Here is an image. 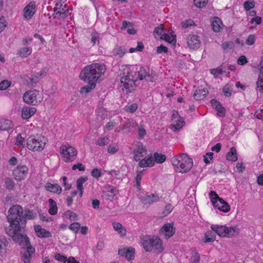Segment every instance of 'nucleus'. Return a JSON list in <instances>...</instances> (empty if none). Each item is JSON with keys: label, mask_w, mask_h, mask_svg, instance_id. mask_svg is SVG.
Wrapping results in <instances>:
<instances>
[{"label": "nucleus", "mask_w": 263, "mask_h": 263, "mask_svg": "<svg viewBox=\"0 0 263 263\" xmlns=\"http://www.w3.org/2000/svg\"><path fill=\"white\" fill-rule=\"evenodd\" d=\"M134 159L137 161H141L142 159L141 158L147 154V150L143 146V144L141 142H138L136 145V148L134 151Z\"/></svg>", "instance_id": "nucleus-16"}, {"label": "nucleus", "mask_w": 263, "mask_h": 263, "mask_svg": "<svg viewBox=\"0 0 263 263\" xmlns=\"http://www.w3.org/2000/svg\"><path fill=\"white\" fill-rule=\"evenodd\" d=\"M60 152L63 160L66 162L73 161L77 155L76 149L69 144L62 145Z\"/></svg>", "instance_id": "nucleus-7"}, {"label": "nucleus", "mask_w": 263, "mask_h": 263, "mask_svg": "<svg viewBox=\"0 0 263 263\" xmlns=\"http://www.w3.org/2000/svg\"><path fill=\"white\" fill-rule=\"evenodd\" d=\"M34 231L37 236L40 237H50L51 236V233L49 231L42 228L40 225L34 226Z\"/></svg>", "instance_id": "nucleus-20"}, {"label": "nucleus", "mask_w": 263, "mask_h": 263, "mask_svg": "<svg viewBox=\"0 0 263 263\" xmlns=\"http://www.w3.org/2000/svg\"><path fill=\"white\" fill-rule=\"evenodd\" d=\"M11 84V83L7 80H4L0 83V90H6Z\"/></svg>", "instance_id": "nucleus-59"}, {"label": "nucleus", "mask_w": 263, "mask_h": 263, "mask_svg": "<svg viewBox=\"0 0 263 263\" xmlns=\"http://www.w3.org/2000/svg\"><path fill=\"white\" fill-rule=\"evenodd\" d=\"M36 12V5L35 2H31L23 10V17L24 19L30 20L34 15Z\"/></svg>", "instance_id": "nucleus-15"}, {"label": "nucleus", "mask_w": 263, "mask_h": 263, "mask_svg": "<svg viewBox=\"0 0 263 263\" xmlns=\"http://www.w3.org/2000/svg\"><path fill=\"white\" fill-rule=\"evenodd\" d=\"M188 46L193 49H196L199 48L201 42L199 36L197 35H189L187 38Z\"/></svg>", "instance_id": "nucleus-17"}, {"label": "nucleus", "mask_w": 263, "mask_h": 263, "mask_svg": "<svg viewBox=\"0 0 263 263\" xmlns=\"http://www.w3.org/2000/svg\"><path fill=\"white\" fill-rule=\"evenodd\" d=\"M91 42L93 44L99 43V34L96 32H92L91 33Z\"/></svg>", "instance_id": "nucleus-52"}, {"label": "nucleus", "mask_w": 263, "mask_h": 263, "mask_svg": "<svg viewBox=\"0 0 263 263\" xmlns=\"http://www.w3.org/2000/svg\"><path fill=\"white\" fill-rule=\"evenodd\" d=\"M256 37L254 35H249L246 41V43L248 45H253L255 41Z\"/></svg>", "instance_id": "nucleus-56"}, {"label": "nucleus", "mask_w": 263, "mask_h": 263, "mask_svg": "<svg viewBox=\"0 0 263 263\" xmlns=\"http://www.w3.org/2000/svg\"><path fill=\"white\" fill-rule=\"evenodd\" d=\"M48 202L49 204V209L48 210V212L51 215H55L58 212V208L56 202L52 198L49 199Z\"/></svg>", "instance_id": "nucleus-31"}, {"label": "nucleus", "mask_w": 263, "mask_h": 263, "mask_svg": "<svg viewBox=\"0 0 263 263\" xmlns=\"http://www.w3.org/2000/svg\"><path fill=\"white\" fill-rule=\"evenodd\" d=\"M39 91L34 89L26 91L23 96V100L26 103L35 105L37 103V96Z\"/></svg>", "instance_id": "nucleus-13"}, {"label": "nucleus", "mask_w": 263, "mask_h": 263, "mask_svg": "<svg viewBox=\"0 0 263 263\" xmlns=\"http://www.w3.org/2000/svg\"><path fill=\"white\" fill-rule=\"evenodd\" d=\"M109 140L107 137L99 138L97 143L99 146H104L109 143Z\"/></svg>", "instance_id": "nucleus-55"}, {"label": "nucleus", "mask_w": 263, "mask_h": 263, "mask_svg": "<svg viewBox=\"0 0 263 263\" xmlns=\"http://www.w3.org/2000/svg\"><path fill=\"white\" fill-rule=\"evenodd\" d=\"M115 195H113L112 194H110V193H108L107 192H103L102 197L104 199H105L106 200H111L113 199V197L115 196Z\"/></svg>", "instance_id": "nucleus-64"}, {"label": "nucleus", "mask_w": 263, "mask_h": 263, "mask_svg": "<svg viewBox=\"0 0 263 263\" xmlns=\"http://www.w3.org/2000/svg\"><path fill=\"white\" fill-rule=\"evenodd\" d=\"M112 226L114 230L117 231L121 236L125 235L126 231L120 223L114 222Z\"/></svg>", "instance_id": "nucleus-34"}, {"label": "nucleus", "mask_w": 263, "mask_h": 263, "mask_svg": "<svg viewBox=\"0 0 263 263\" xmlns=\"http://www.w3.org/2000/svg\"><path fill=\"white\" fill-rule=\"evenodd\" d=\"M88 84L82 87L80 92L82 95H86L91 92L96 86V84L92 82H87Z\"/></svg>", "instance_id": "nucleus-29"}, {"label": "nucleus", "mask_w": 263, "mask_h": 263, "mask_svg": "<svg viewBox=\"0 0 263 263\" xmlns=\"http://www.w3.org/2000/svg\"><path fill=\"white\" fill-rule=\"evenodd\" d=\"M159 200L160 198L159 196L154 194L147 195L144 197V202L146 204H152L154 202L159 201Z\"/></svg>", "instance_id": "nucleus-33"}, {"label": "nucleus", "mask_w": 263, "mask_h": 263, "mask_svg": "<svg viewBox=\"0 0 263 263\" xmlns=\"http://www.w3.org/2000/svg\"><path fill=\"white\" fill-rule=\"evenodd\" d=\"M171 162L176 171L181 173L189 172L193 165L192 159L184 153L173 157Z\"/></svg>", "instance_id": "nucleus-3"}, {"label": "nucleus", "mask_w": 263, "mask_h": 263, "mask_svg": "<svg viewBox=\"0 0 263 263\" xmlns=\"http://www.w3.org/2000/svg\"><path fill=\"white\" fill-rule=\"evenodd\" d=\"M175 233V228L173 223H165L160 230V234L164 238H171Z\"/></svg>", "instance_id": "nucleus-14"}, {"label": "nucleus", "mask_w": 263, "mask_h": 263, "mask_svg": "<svg viewBox=\"0 0 263 263\" xmlns=\"http://www.w3.org/2000/svg\"><path fill=\"white\" fill-rule=\"evenodd\" d=\"M88 180L87 176H82L79 178L77 181V187L78 190H83V184Z\"/></svg>", "instance_id": "nucleus-41"}, {"label": "nucleus", "mask_w": 263, "mask_h": 263, "mask_svg": "<svg viewBox=\"0 0 263 263\" xmlns=\"http://www.w3.org/2000/svg\"><path fill=\"white\" fill-rule=\"evenodd\" d=\"M222 23L218 17H214L212 23V29L214 32H218L222 29Z\"/></svg>", "instance_id": "nucleus-25"}, {"label": "nucleus", "mask_w": 263, "mask_h": 263, "mask_svg": "<svg viewBox=\"0 0 263 263\" xmlns=\"http://www.w3.org/2000/svg\"><path fill=\"white\" fill-rule=\"evenodd\" d=\"M105 191L104 192H107L108 193H110L113 195H116L118 193V190L116 188L113 186L110 185H107L105 187Z\"/></svg>", "instance_id": "nucleus-46"}, {"label": "nucleus", "mask_w": 263, "mask_h": 263, "mask_svg": "<svg viewBox=\"0 0 263 263\" xmlns=\"http://www.w3.org/2000/svg\"><path fill=\"white\" fill-rule=\"evenodd\" d=\"M22 242H25L26 244V248H24L21 251L22 259L24 263H30L31 255L34 253L35 249L30 245L28 238L26 236V239L23 241Z\"/></svg>", "instance_id": "nucleus-11"}, {"label": "nucleus", "mask_w": 263, "mask_h": 263, "mask_svg": "<svg viewBox=\"0 0 263 263\" xmlns=\"http://www.w3.org/2000/svg\"><path fill=\"white\" fill-rule=\"evenodd\" d=\"M8 220L10 225L6 228V233L12 237L13 241L21 244L26 239V235L23 234V229L20 226H25L26 221L23 219V210L20 205H14L9 210Z\"/></svg>", "instance_id": "nucleus-1"}, {"label": "nucleus", "mask_w": 263, "mask_h": 263, "mask_svg": "<svg viewBox=\"0 0 263 263\" xmlns=\"http://www.w3.org/2000/svg\"><path fill=\"white\" fill-rule=\"evenodd\" d=\"M175 123L170 125V128L174 132L179 131L183 126L184 121L183 118L179 117L178 119L174 120Z\"/></svg>", "instance_id": "nucleus-23"}, {"label": "nucleus", "mask_w": 263, "mask_h": 263, "mask_svg": "<svg viewBox=\"0 0 263 263\" xmlns=\"http://www.w3.org/2000/svg\"><path fill=\"white\" fill-rule=\"evenodd\" d=\"M205 242H213L215 240L216 235L213 231H208L205 233Z\"/></svg>", "instance_id": "nucleus-37"}, {"label": "nucleus", "mask_w": 263, "mask_h": 263, "mask_svg": "<svg viewBox=\"0 0 263 263\" xmlns=\"http://www.w3.org/2000/svg\"><path fill=\"white\" fill-rule=\"evenodd\" d=\"M91 175L93 178L98 179L102 175L101 170L97 168H93L91 172Z\"/></svg>", "instance_id": "nucleus-51"}, {"label": "nucleus", "mask_w": 263, "mask_h": 263, "mask_svg": "<svg viewBox=\"0 0 263 263\" xmlns=\"http://www.w3.org/2000/svg\"><path fill=\"white\" fill-rule=\"evenodd\" d=\"M223 71L224 70L223 68H222V66H220L215 69H212L210 70L211 73L213 74L214 77L216 78H220L223 73Z\"/></svg>", "instance_id": "nucleus-38"}, {"label": "nucleus", "mask_w": 263, "mask_h": 263, "mask_svg": "<svg viewBox=\"0 0 263 263\" xmlns=\"http://www.w3.org/2000/svg\"><path fill=\"white\" fill-rule=\"evenodd\" d=\"M226 227V226L212 225L211 229L218 235L223 237V236L225 235L224 232H226V230H227Z\"/></svg>", "instance_id": "nucleus-27"}, {"label": "nucleus", "mask_w": 263, "mask_h": 263, "mask_svg": "<svg viewBox=\"0 0 263 263\" xmlns=\"http://www.w3.org/2000/svg\"><path fill=\"white\" fill-rule=\"evenodd\" d=\"M194 24V22L191 19L187 20L181 23L182 27L186 28L189 26H191Z\"/></svg>", "instance_id": "nucleus-61"}, {"label": "nucleus", "mask_w": 263, "mask_h": 263, "mask_svg": "<svg viewBox=\"0 0 263 263\" xmlns=\"http://www.w3.org/2000/svg\"><path fill=\"white\" fill-rule=\"evenodd\" d=\"M6 188L9 190H13L15 187V183L12 178H6L5 180Z\"/></svg>", "instance_id": "nucleus-43"}, {"label": "nucleus", "mask_w": 263, "mask_h": 263, "mask_svg": "<svg viewBox=\"0 0 263 263\" xmlns=\"http://www.w3.org/2000/svg\"><path fill=\"white\" fill-rule=\"evenodd\" d=\"M142 177V172H140L136 177L135 186L137 188L140 190V182Z\"/></svg>", "instance_id": "nucleus-54"}, {"label": "nucleus", "mask_w": 263, "mask_h": 263, "mask_svg": "<svg viewBox=\"0 0 263 263\" xmlns=\"http://www.w3.org/2000/svg\"><path fill=\"white\" fill-rule=\"evenodd\" d=\"M166 160V156L162 154L157 152L154 154V158L152 156L148 157L147 159H143L139 162V165L140 167H149L155 164V163H162Z\"/></svg>", "instance_id": "nucleus-6"}, {"label": "nucleus", "mask_w": 263, "mask_h": 263, "mask_svg": "<svg viewBox=\"0 0 263 263\" xmlns=\"http://www.w3.org/2000/svg\"><path fill=\"white\" fill-rule=\"evenodd\" d=\"M154 34L155 37H157V35L161 39V36H162L163 33V28L161 25L160 26L157 27L155 28L154 31Z\"/></svg>", "instance_id": "nucleus-49"}, {"label": "nucleus", "mask_w": 263, "mask_h": 263, "mask_svg": "<svg viewBox=\"0 0 263 263\" xmlns=\"http://www.w3.org/2000/svg\"><path fill=\"white\" fill-rule=\"evenodd\" d=\"M161 39L164 40L167 42L172 44H175L176 42L175 36H171L170 35L167 34L166 33L163 34L162 36H161Z\"/></svg>", "instance_id": "nucleus-40"}, {"label": "nucleus", "mask_w": 263, "mask_h": 263, "mask_svg": "<svg viewBox=\"0 0 263 263\" xmlns=\"http://www.w3.org/2000/svg\"><path fill=\"white\" fill-rule=\"evenodd\" d=\"M138 79L145 80L148 82H154L157 79L156 72L153 70H150L148 68L141 67L138 71Z\"/></svg>", "instance_id": "nucleus-10"}, {"label": "nucleus", "mask_w": 263, "mask_h": 263, "mask_svg": "<svg viewBox=\"0 0 263 263\" xmlns=\"http://www.w3.org/2000/svg\"><path fill=\"white\" fill-rule=\"evenodd\" d=\"M233 84L230 83L227 84L223 88V92L224 96L230 97L232 95L233 90Z\"/></svg>", "instance_id": "nucleus-36"}, {"label": "nucleus", "mask_w": 263, "mask_h": 263, "mask_svg": "<svg viewBox=\"0 0 263 263\" xmlns=\"http://www.w3.org/2000/svg\"><path fill=\"white\" fill-rule=\"evenodd\" d=\"M80 228L81 226L79 222H73L69 226V229L75 233H78Z\"/></svg>", "instance_id": "nucleus-50"}, {"label": "nucleus", "mask_w": 263, "mask_h": 263, "mask_svg": "<svg viewBox=\"0 0 263 263\" xmlns=\"http://www.w3.org/2000/svg\"><path fill=\"white\" fill-rule=\"evenodd\" d=\"M209 195L212 204L213 202H216L218 200V199H219L220 198L216 193L213 191L210 192Z\"/></svg>", "instance_id": "nucleus-57"}, {"label": "nucleus", "mask_w": 263, "mask_h": 263, "mask_svg": "<svg viewBox=\"0 0 263 263\" xmlns=\"http://www.w3.org/2000/svg\"><path fill=\"white\" fill-rule=\"evenodd\" d=\"M36 217V214L32 210H27L24 215H23V219L26 221V219H33Z\"/></svg>", "instance_id": "nucleus-42"}, {"label": "nucleus", "mask_w": 263, "mask_h": 263, "mask_svg": "<svg viewBox=\"0 0 263 263\" xmlns=\"http://www.w3.org/2000/svg\"><path fill=\"white\" fill-rule=\"evenodd\" d=\"M70 15V10L66 5L61 2H57L54 8L53 17L58 20H64Z\"/></svg>", "instance_id": "nucleus-8"}, {"label": "nucleus", "mask_w": 263, "mask_h": 263, "mask_svg": "<svg viewBox=\"0 0 263 263\" xmlns=\"http://www.w3.org/2000/svg\"><path fill=\"white\" fill-rule=\"evenodd\" d=\"M226 232H224V235L223 237H232L237 236L239 232V229L238 227H226Z\"/></svg>", "instance_id": "nucleus-21"}, {"label": "nucleus", "mask_w": 263, "mask_h": 263, "mask_svg": "<svg viewBox=\"0 0 263 263\" xmlns=\"http://www.w3.org/2000/svg\"><path fill=\"white\" fill-rule=\"evenodd\" d=\"M25 141V139L22 137L21 134L17 135L16 138V142L15 145L17 146H22L24 147V142Z\"/></svg>", "instance_id": "nucleus-58"}, {"label": "nucleus", "mask_w": 263, "mask_h": 263, "mask_svg": "<svg viewBox=\"0 0 263 263\" xmlns=\"http://www.w3.org/2000/svg\"><path fill=\"white\" fill-rule=\"evenodd\" d=\"M213 153L212 152H208L206 154V155L203 156L204 162L208 164L210 162V161L213 158Z\"/></svg>", "instance_id": "nucleus-60"}, {"label": "nucleus", "mask_w": 263, "mask_h": 263, "mask_svg": "<svg viewBox=\"0 0 263 263\" xmlns=\"http://www.w3.org/2000/svg\"><path fill=\"white\" fill-rule=\"evenodd\" d=\"M64 215L66 218L69 219L70 220H76L77 218V214L69 210L65 212Z\"/></svg>", "instance_id": "nucleus-44"}, {"label": "nucleus", "mask_w": 263, "mask_h": 263, "mask_svg": "<svg viewBox=\"0 0 263 263\" xmlns=\"http://www.w3.org/2000/svg\"><path fill=\"white\" fill-rule=\"evenodd\" d=\"M208 3V0H194V5L199 8H203Z\"/></svg>", "instance_id": "nucleus-47"}, {"label": "nucleus", "mask_w": 263, "mask_h": 263, "mask_svg": "<svg viewBox=\"0 0 263 263\" xmlns=\"http://www.w3.org/2000/svg\"><path fill=\"white\" fill-rule=\"evenodd\" d=\"M173 209V208L171 204H170V203L167 204L165 205L164 209L163 211V216H167V215H168L172 211Z\"/></svg>", "instance_id": "nucleus-53"}, {"label": "nucleus", "mask_w": 263, "mask_h": 263, "mask_svg": "<svg viewBox=\"0 0 263 263\" xmlns=\"http://www.w3.org/2000/svg\"><path fill=\"white\" fill-rule=\"evenodd\" d=\"M137 80V71L128 68L124 69L121 79V87H123L122 90H125L126 93L130 92L136 86Z\"/></svg>", "instance_id": "nucleus-4"}, {"label": "nucleus", "mask_w": 263, "mask_h": 263, "mask_svg": "<svg viewBox=\"0 0 263 263\" xmlns=\"http://www.w3.org/2000/svg\"><path fill=\"white\" fill-rule=\"evenodd\" d=\"M213 205L219 210L224 213L228 212L230 210V205L222 198L218 199L216 202H213Z\"/></svg>", "instance_id": "nucleus-18"}, {"label": "nucleus", "mask_w": 263, "mask_h": 263, "mask_svg": "<svg viewBox=\"0 0 263 263\" xmlns=\"http://www.w3.org/2000/svg\"><path fill=\"white\" fill-rule=\"evenodd\" d=\"M142 243L146 251L150 252L153 249L158 253L163 251L162 241L157 236H146L142 239Z\"/></svg>", "instance_id": "nucleus-5"}, {"label": "nucleus", "mask_w": 263, "mask_h": 263, "mask_svg": "<svg viewBox=\"0 0 263 263\" xmlns=\"http://www.w3.org/2000/svg\"><path fill=\"white\" fill-rule=\"evenodd\" d=\"M13 127L11 121L7 119H2L0 121V129L2 130H8Z\"/></svg>", "instance_id": "nucleus-30"}, {"label": "nucleus", "mask_w": 263, "mask_h": 263, "mask_svg": "<svg viewBox=\"0 0 263 263\" xmlns=\"http://www.w3.org/2000/svg\"><path fill=\"white\" fill-rule=\"evenodd\" d=\"M243 6L246 10L249 11L254 7V4L253 2L246 1L243 4Z\"/></svg>", "instance_id": "nucleus-63"}, {"label": "nucleus", "mask_w": 263, "mask_h": 263, "mask_svg": "<svg viewBox=\"0 0 263 263\" xmlns=\"http://www.w3.org/2000/svg\"><path fill=\"white\" fill-rule=\"evenodd\" d=\"M127 52V49L124 47L117 45L112 50L114 55L121 58Z\"/></svg>", "instance_id": "nucleus-28"}, {"label": "nucleus", "mask_w": 263, "mask_h": 263, "mask_svg": "<svg viewBox=\"0 0 263 263\" xmlns=\"http://www.w3.org/2000/svg\"><path fill=\"white\" fill-rule=\"evenodd\" d=\"M106 71V66L103 64L93 63L85 66L81 71L80 78L85 82L96 84L100 77Z\"/></svg>", "instance_id": "nucleus-2"}, {"label": "nucleus", "mask_w": 263, "mask_h": 263, "mask_svg": "<svg viewBox=\"0 0 263 263\" xmlns=\"http://www.w3.org/2000/svg\"><path fill=\"white\" fill-rule=\"evenodd\" d=\"M212 106L217 110V115L223 117L225 116L226 110L223 107L221 106L220 103L215 99H212L211 101Z\"/></svg>", "instance_id": "nucleus-19"}, {"label": "nucleus", "mask_w": 263, "mask_h": 263, "mask_svg": "<svg viewBox=\"0 0 263 263\" xmlns=\"http://www.w3.org/2000/svg\"><path fill=\"white\" fill-rule=\"evenodd\" d=\"M138 108V105L136 103H133L125 107V110L130 113L135 112Z\"/></svg>", "instance_id": "nucleus-45"}, {"label": "nucleus", "mask_w": 263, "mask_h": 263, "mask_svg": "<svg viewBox=\"0 0 263 263\" xmlns=\"http://www.w3.org/2000/svg\"><path fill=\"white\" fill-rule=\"evenodd\" d=\"M256 85L258 91L263 93V73L260 72Z\"/></svg>", "instance_id": "nucleus-39"}, {"label": "nucleus", "mask_w": 263, "mask_h": 263, "mask_svg": "<svg viewBox=\"0 0 263 263\" xmlns=\"http://www.w3.org/2000/svg\"><path fill=\"white\" fill-rule=\"evenodd\" d=\"M208 90L207 89L203 88L201 89L196 90L194 93V98L196 100L203 99L208 95Z\"/></svg>", "instance_id": "nucleus-24"}, {"label": "nucleus", "mask_w": 263, "mask_h": 263, "mask_svg": "<svg viewBox=\"0 0 263 263\" xmlns=\"http://www.w3.org/2000/svg\"><path fill=\"white\" fill-rule=\"evenodd\" d=\"M45 187L47 191L53 193L60 194L62 192V188L58 184H52L51 183H47Z\"/></svg>", "instance_id": "nucleus-26"}, {"label": "nucleus", "mask_w": 263, "mask_h": 263, "mask_svg": "<svg viewBox=\"0 0 263 263\" xmlns=\"http://www.w3.org/2000/svg\"><path fill=\"white\" fill-rule=\"evenodd\" d=\"M29 169L26 165H18L13 172L14 179L17 181H22L27 176Z\"/></svg>", "instance_id": "nucleus-12"}, {"label": "nucleus", "mask_w": 263, "mask_h": 263, "mask_svg": "<svg viewBox=\"0 0 263 263\" xmlns=\"http://www.w3.org/2000/svg\"><path fill=\"white\" fill-rule=\"evenodd\" d=\"M27 145L29 150L41 152L44 148L45 142L40 137L36 138L34 136H31L27 140Z\"/></svg>", "instance_id": "nucleus-9"}, {"label": "nucleus", "mask_w": 263, "mask_h": 263, "mask_svg": "<svg viewBox=\"0 0 263 263\" xmlns=\"http://www.w3.org/2000/svg\"><path fill=\"white\" fill-rule=\"evenodd\" d=\"M36 109L34 107H26L22 109V117L24 119H28L33 115Z\"/></svg>", "instance_id": "nucleus-22"}, {"label": "nucleus", "mask_w": 263, "mask_h": 263, "mask_svg": "<svg viewBox=\"0 0 263 263\" xmlns=\"http://www.w3.org/2000/svg\"><path fill=\"white\" fill-rule=\"evenodd\" d=\"M144 48V45L141 42H138L137 43V46L136 48H130L129 49L130 53H133L135 51H141Z\"/></svg>", "instance_id": "nucleus-48"}, {"label": "nucleus", "mask_w": 263, "mask_h": 263, "mask_svg": "<svg viewBox=\"0 0 263 263\" xmlns=\"http://www.w3.org/2000/svg\"><path fill=\"white\" fill-rule=\"evenodd\" d=\"M32 52V49L30 47L21 48L18 51L17 54L22 58H26Z\"/></svg>", "instance_id": "nucleus-35"}, {"label": "nucleus", "mask_w": 263, "mask_h": 263, "mask_svg": "<svg viewBox=\"0 0 263 263\" xmlns=\"http://www.w3.org/2000/svg\"><path fill=\"white\" fill-rule=\"evenodd\" d=\"M135 249L134 248L127 249V253L125 254V257L127 259V260H131L132 257L133 256L134 254Z\"/></svg>", "instance_id": "nucleus-62"}, {"label": "nucleus", "mask_w": 263, "mask_h": 263, "mask_svg": "<svg viewBox=\"0 0 263 263\" xmlns=\"http://www.w3.org/2000/svg\"><path fill=\"white\" fill-rule=\"evenodd\" d=\"M226 159L228 161H236L237 160L236 149L235 147H232L226 155Z\"/></svg>", "instance_id": "nucleus-32"}]
</instances>
